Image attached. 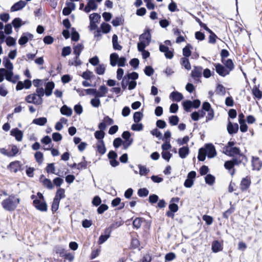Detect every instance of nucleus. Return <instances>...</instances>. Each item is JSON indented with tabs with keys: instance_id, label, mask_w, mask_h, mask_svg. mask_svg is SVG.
<instances>
[{
	"instance_id": "64",
	"label": "nucleus",
	"mask_w": 262,
	"mask_h": 262,
	"mask_svg": "<svg viewBox=\"0 0 262 262\" xmlns=\"http://www.w3.org/2000/svg\"><path fill=\"white\" fill-rule=\"evenodd\" d=\"M140 61L138 58H134L129 61V64L134 69H137L139 65Z\"/></svg>"
},
{
	"instance_id": "23",
	"label": "nucleus",
	"mask_w": 262,
	"mask_h": 262,
	"mask_svg": "<svg viewBox=\"0 0 262 262\" xmlns=\"http://www.w3.org/2000/svg\"><path fill=\"white\" fill-rule=\"evenodd\" d=\"M189 151L188 146H184L179 149L178 154L181 158L184 159L189 155Z\"/></svg>"
},
{
	"instance_id": "28",
	"label": "nucleus",
	"mask_w": 262,
	"mask_h": 262,
	"mask_svg": "<svg viewBox=\"0 0 262 262\" xmlns=\"http://www.w3.org/2000/svg\"><path fill=\"white\" fill-rule=\"evenodd\" d=\"M118 36L114 34L112 36V44L114 50L120 51L122 49V47L120 45L118 41Z\"/></svg>"
},
{
	"instance_id": "35",
	"label": "nucleus",
	"mask_w": 262,
	"mask_h": 262,
	"mask_svg": "<svg viewBox=\"0 0 262 262\" xmlns=\"http://www.w3.org/2000/svg\"><path fill=\"white\" fill-rule=\"evenodd\" d=\"M108 92V89L105 85H101L97 90V97H102L105 96Z\"/></svg>"
},
{
	"instance_id": "20",
	"label": "nucleus",
	"mask_w": 262,
	"mask_h": 262,
	"mask_svg": "<svg viewBox=\"0 0 262 262\" xmlns=\"http://www.w3.org/2000/svg\"><path fill=\"white\" fill-rule=\"evenodd\" d=\"M150 31V30L149 29H147L143 33L140 35V40H145L147 42V45H149L151 41V34Z\"/></svg>"
},
{
	"instance_id": "13",
	"label": "nucleus",
	"mask_w": 262,
	"mask_h": 262,
	"mask_svg": "<svg viewBox=\"0 0 262 262\" xmlns=\"http://www.w3.org/2000/svg\"><path fill=\"white\" fill-rule=\"evenodd\" d=\"M126 77L127 79H130L131 80V86L130 87H136L137 82L136 80L139 78V74L136 72H132V73H128L126 74Z\"/></svg>"
},
{
	"instance_id": "43",
	"label": "nucleus",
	"mask_w": 262,
	"mask_h": 262,
	"mask_svg": "<svg viewBox=\"0 0 262 262\" xmlns=\"http://www.w3.org/2000/svg\"><path fill=\"white\" fill-rule=\"evenodd\" d=\"M215 178L212 174L209 173L205 177V183L209 185H212L215 182Z\"/></svg>"
},
{
	"instance_id": "50",
	"label": "nucleus",
	"mask_w": 262,
	"mask_h": 262,
	"mask_svg": "<svg viewBox=\"0 0 262 262\" xmlns=\"http://www.w3.org/2000/svg\"><path fill=\"white\" fill-rule=\"evenodd\" d=\"M94 76L93 72L89 70H86L85 71L83 72L81 75V77L86 80H90Z\"/></svg>"
},
{
	"instance_id": "6",
	"label": "nucleus",
	"mask_w": 262,
	"mask_h": 262,
	"mask_svg": "<svg viewBox=\"0 0 262 262\" xmlns=\"http://www.w3.org/2000/svg\"><path fill=\"white\" fill-rule=\"evenodd\" d=\"M102 0H89L86 5L84 8V11L87 13L91 11H95L97 9L98 5L97 3H100Z\"/></svg>"
},
{
	"instance_id": "47",
	"label": "nucleus",
	"mask_w": 262,
	"mask_h": 262,
	"mask_svg": "<svg viewBox=\"0 0 262 262\" xmlns=\"http://www.w3.org/2000/svg\"><path fill=\"white\" fill-rule=\"evenodd\" d=\"M124 22V19L120 16H117L114 18L112 21V24L114 27H118L122 24Z\"/></svg>"
},
{
	"instance_id": "53",
	"label": "nucleus",
	"mask_w": 262,
	"mask_h": 262,
	"mask_svg": "<svg viewBox=\"0 0 262 262\" xmlns=\"http://www.w3.org/2000/svg\"><path fill=\"white\" fill-rule=\"evenodd\" d=\"M149 45L147 44V42L145 40H140V41L137 43V48L139 52H141L145 50L146 46H148Z\"/></svg>"
},
{
	"instance_id": "1",
	"label": "nucleus",
	"mask_w": 262,
	"mask_h": 262,
	"mask_svg": "<svg viewBox=\"0 0 262 262\" xmlns=\"http://www.w3.org/2000/svg\"><path fill=\"white\" fill-rule=\"evenodd\" d=\"M20 201L19 198H16L14 194H11L2 201V205L5 210L12 212L16 209Z\"/></svg>"
},
{
	"instance_id": "46",
	"label": "nucleus",
	"mask_w": 262,
	"mask_h": 262,
	"mask_svg": "<svg viewBox=\"0 0 262 262\" xmlns=\"http://www.w3.org/2000/svg\"><path fill=\"white\" fill-rule=\"evenodd\" d=\"M111 26L107 23H102L100 25V29L101 31L104 34H107L109 33L111 30Z\"/></svg>"
},
{
	"instance_id": "49",
	"label": "nucleus",
	"mask_w": 262,
	"mask_h": 262,
	"mask_svg": "<svg viewBox=\"0 0 262 262\" xmlns=\"http://www.w3.org/2000/svg\"><path fill=\"white\" fill-rule=\"evenodd\" d=\"M71 40L73 41H77L79 40L80 35L79 33L76 30L75 28L71 29Z\"/></svg>"
},
{
	"instance_id": "14",
	"label": "nucleus",
	"mask_w": 262,
	"mask_h": 262,
	"mask_svg": "<svg viewBox=\"0 0 262 262\" xmlns=\"http://www.w3.org/2000/svg\"><path fill=\"white\" fill-rule=\"evenodd\" d=\"M10 135L15 137L17 141H21L23 137V132L16 127L11 129Z\"/></svg>"
},
{
	"instance_id": "31",
	"label": "nucleus",
	"mask_w": 262,
	"mask_h": 262,
	"mask_svg": "<svg viewBox=\"0 0 262 262\" xmlns=\"http://www.w3.org/2000/svg\"><path fill=\"white\" fill-rule=\"evenodd\" d=\"M251 184V181L248 179L247 177L244 178L242 179L241 182V189L243 191L246 190L250 187Z\"/></svg>"
},
{
	"instance_id": "39",
	"label": "nucleus",
	"mask_w": 262,
	"mask_h": 262,
	"mask_svg": "<svg viewBox=\"0 0 262 262\" xmlns=\"http://www.w3.org/2000/svg\"><path fill=\"white\" fill-rule=\"evenodd\" d=\"M224 167L229 170L231 176L234 174L235 169L233 168L234 166L231 160L226 161L224 163Z\"/></svg>"
},
{
	"instance_id": "3",
	"label": "nucleus",
	"mask_w": 262,
	"mask_h": 262,
	"mask_svg": "<svg viewBox=\"0 0 262 262\" xmlns=\"http://www.w3.org/2000/svg\"><path fill=\"white\" fill-rule=\"evenodd\" d=\"M106 128V125L104 123H99L98 124V128L99 130H97L94 133L95 138L98 140V142H104L103 139L105 136L104 130Z\"/></svg>"
},
{
	"instance_id": "27",
	"label": "nucleus",
	"mask_w": 262,
	"mask_h": 262,
	"mask_svg": "<svg viewBox=\"0 0 262 262\" xmlns=\"http://www.w3.org/2000/svg\"><path fill=\"white\" fill-rule=\"evenodd\" d=\"M84 49V46L82 43H78L77 45L73 47V53L76 56V58H79L81 52Z\"/></svg>"
},
{
	"instance_id": "62",
	"label": "nucleus",
	"mask_w": 262,
	"mask_h": 262,
	"mask_svg": "<svg viewBox=\"0 0 262 262\" xmlns=\"http://www.w3.org/2000/svg\"><path fill=\"white\" fill-rule=\"evenodd\" d=\"M89 18L90 21L98 23L101 18V16L98 13H93L90 15Z\"/></svg>"
},
{
	"instance_id": "44",
	"label": "nucleus",
	"mask_w": 262,
	"mask_h": 262,
	"mask_svg": "<svg viewBox=\"0 0 262 262\" xmlns=\"http://www.w3.org/2000/svg\"><path fill=\"white\" fill-rule=\"evenodd\" d=\"M64 193V189L61 188H58L56 191L55 196L54 199H57L58 201H60L61 199L66 197Z\"/></svg>"
},
{
	"instance_id": "5",
	"label": "nucleus",
	"mask_w": 262,
	"mask_h": 262,
	"mask_svg": "<svg viewBox=\"0 0 262 262\" xmlns=\"http://www.w3.org/2000/svg\"><path fill=\"white\" fill-rule=\"evenodd\" d=\"M33 205L40 211L46 212L48 210V205L45 200H38L36 199L35 201H33Z\"/></svg>"
},
{
	"instance_id": "60",
	"label": "nucleus",
	"mask_w": 262,
	"mask_h": 262,
	"mask_svg": "<svg viewBox=\"0 0 262 262\" xmlns=\"http://www.w3.org/2000/svg\"><path fill=\"white\" fill-rule=\"evenodd\" d=\"M131 129L134 131H141L143 129V125L141 123H135L132 125Z\"/></svg>"
},
{
	"instance_id": "56",
	"label": "nucleus",
	"mask_w": 262,
	"mask_h": 262,
	"mask_svg": "<svg viewBox=\"0 0 262 262\" xmlns=\"http://www.w3.org/2000/svg\"><path fill=\"white\" fill-rule=\"evenodd\" d=\"M137 194L140 197H146L149 194V190L146 188H141L138 190Z\"/></svg>"
},
{
	"instance_id": "4",
	"label": "nucleus",
	"mask_w": 262,
	"mask_h": 262,
	"mask_svg": "<svg viewBox=\"0 0 262 262\" xmlns=\"http://www.w3.org/2000/svg\"><path fill=\"white\" fill-rule=\"evenodd\" d=\"M203 150L205 152V154L207 155L208 158H212L216 156V151L215 150V146L212 143L206 144Z\"/></svg>"
},
{
	"instance_id": "9",
	"label": "nucleus",
	"mask_w": 262,
	"mask_h": 262,
	"mask_svg": "<svg viewBox=\"0 0 262 262\" xmlns=\"http://www.w3.org/2000/svg\"><path fill=\"white\" fill-rule=\"evenodd\" d=\"M8 169L11 172L16 173L18 171H21V164L19 161L11 162L8 166Z\"/></svg>"
},
{
	"instance_id": "54",
	"label": "nucleus",
	"mask_w": 262,
	"mask_h": 262,
	"mask_svg": "<svg viewBox=\"0 0 262 262\" xmlns=\"http://www.w3.org/2000/svg\"><path fill=\"white\" fill-rule=\"evenodd\" d=\"M169 123L172 126L178 125L179 122V118L177 115H172L169 117Z\"/></svg>"
},
{
	"instance_id": "10",
	"label": "nucleus",
	"mask_w": 262,
	"mask_h": 262,
	"mask_svg": "<svg viewBox=\"0 0 262 262\" xmlns=\"http://www.w3.org/2000/svg\"><path fill=\"white\" fill-rule=\"evenodd\" d=\"M33 38V34L29 32H25L22 34L18 42L20 46H24L28 42L29 39L31 40Z\"/></svg>"
},
{
	"instance_id": "42",
	"label": "nucleus",
	"mask_w": 262,
	"mask_h": 262,
	"mask_svg": "<svg viewBox=\"0 0 262 262\" xmlns=\"http://www.w3.org/2000/svg\"><path fill=\"white\" fill-rule=\"evenodd\" d=\"M47 122V119L46 117H39L33 119L32 123L39 125L43 126Z\"/></svg>"
},
{
	"instance_id": "8",
	"label": "nucleus",
	"mask_w": 262,
	"mask_h": 262,
	"mask_svg": "<svg viewBox=\"0 0 262 262\" xmlns=\"http://www.w3.org/2000/svg\"><path fill=\"white\" fill-rule=\"evenodd\" d=\"M215 67L216 72L221 76L225 77L229 74L230 72L228 71V69L225 67L220 63H213Z\"/></svg>"
},
{
	"instance_id": "29",
	"label": "nucleus",
	"mask_w": 262,
	"mask_h": 262,
	"mask_svg": "<svg viewBox=\"0 0 262 262\" xmlns=\"http://www.w3.org/2000/svg\"><path fill=\"white\" fill-rule=\"evenodd\" d=\"M60 113L62 115L67 116H71L72 114V110L71 107L67 105H63L60 109Z\"/></svg>"
},
{
	"instance_id": "30",
	"label": "nucleus",
	"mask_w": 262,
	"mask_h": 262,
	"mask_svg": "<svg viewBox=\"0 0 262 262\" xmlns=\"http://www.w3.org/2000/svg\"><path fill=\"white\" fill-rule=\"evenodd\" d=\"M259 85H254L252 90V93L255 98L260 99L262 97V92L259 89Z\"/></svg>"
},
{
	"instance_id": "12",
	"label": "nucleus",
	"mask_w": 262,
	"mask_h": 262,
	"mask_svg": "<svg viewBox=\"0 0 262 262\" xmlns=\"http://www.w3.org/2000/svg\"><path fill=\"white\" fill-rule=\"evenodd\" d=\"M231 161L234 166L235 165H238L240 163H243V164L245 166L246 164L248 162V159L244 155H241V156H239L238 158H233L231 160Z\"/></svg>"
},
{
	"instance_id": "57",
	"label": "nucleus",
	"mask_w": 262,
	"mask_h": 262,
	"mask_svg": "<svg viewBox=\"0 0 262 262\" xmlns=\"http://www.w3.org/2000/svg\"><path fill=\"white\" fill-rule=\"evenodd\" d=\"M95 72L100 75L104 74L105 71V67L103 64H98V66L95 69Z\"/></svg>"
},
{
	"instance_id": "55",
	"label": "nucleus",
	"mask_w": 262,
	"mask_h": 262,
	"mask_svg": "<svg viewBox=\"0 0 262 262\" xmlns=\"http://www.w3.org/2000/svg\"><path fill=\"white\" fill-rule=\"evenodd\" d=\"M215 92L216 94L219 95L224 96L226 93L225 88L222 84H218Z\"/></svg>"
},
{
	"instance_id": "37",
	"label": "nucleus",
	"mask_w": 262,
	"mask_h": 262,
	"mask_svg": "<svg viewBox=\"0 0 262 262\" xmlns=\"http://www.w3.org/2000/svg\"><path fill=\"white\" fill-rule=\"evenodd\" d=\"M145 220L143 217H136L133 222V226L134 228L138 229L141 227V224L143 221H145Z\"/></svg>"
},
{
	"instance_id": "25",
	"label": "nucleus",
	"mask_w": 262,
	"mask_h": 262,
	"mask_svg": "<svg viewBox=\"0 0 262 262\" xmlns=\"http://www.w3.org/2000/svg\"><path fill=\"white\" fill-rule=\"evenodd\" d=\"M25 23L23 22L22 19L19 17H16L13 19L11 25L14 28L15 30L17 32L19 28L24 25Z\"/></svg>"
},
{
	"instance_id": "63",
	"label": "nucleus",
	"mask_w": 262,
	"mask_h": 262,
	"mask_svg": "<svg viewBox=\"0 0 262 262\" xmlns=\"http://www.w3.org/2000/svg\"><path fill=\"white\" fill-rule=\"evenodd\" d=\"M138 167L139 169V174L141 176H145L149 172V169L145 166L139 164L138 165Z\"/></svg>"
},
{
	"instance_id": "19",
	"label": "nucleus",
	"mask_w": 262,
	"mask_h": 262,
	"mask_svg": "<svg viewBox=\"0 0 262 262\" xmlns=\"http://www.w3.org/2000/svg\"><path fill=\"white\" fill-rule=\"evenodd\" d=\"M111 233V229L106 228L104 230V234H102L99 237L98 243L102 244L104 243L110 237Z\"/></svg>"
},
{
	"instance_id": "34",
	"label": "nucleus",
	"mask_w": 262,
	"mask_h": 262,
	"mask_svg": "<svg viewBox=\"0 0 262 262\" xmlns=\"http://www.w3.org/2000/svg\"><path fill=\"white\" fill-rule=\"evenodd\" d=\"M259 159L258 157H252V166L253 167V170H259L261 166L259 164Z\"/></svg>"
},
{
	"instance_id": "59",
	"label": "nucleus",
	"mask_w": 262,
	"mask_h": 262,
	"mask_svg": "<svg viewBox=\"0 0 262 262\" xmlns=\"http://www.w3.org/2000/svg\"><path fill=\"white\" fill-rule=\"evenodd\" d=\"M36 161L41 164L43 161V155L41 151H36L34 155Z\"/></svg>"
},
{
	"instance_id": "32",
	"label": "nucleus",
	"mask_w": 262,
	"mask_h": 262,
	"mask_svg": "<svg viewBox=\"0 0 262 262\" xmlns=\"http://www.w3.org/2000/svg\"><path fill=\"white\" fill-rule=\"evenodd\" d=\"M182 106L184 110L186 112H190L192 107V102L191 100H186L182 102Z\"/></svg>"
},
{
	"instance_id": "33",
	"label": "nucleus",
	"mask_w": 262,
	"mask_h": 262,
	"mask_svg": "<svg viewBox=\"0 0 262 262\" xmlns=\"http://www.w3.org/2000/svg\"><path fill=\"white\" fill-rule=\"evenodd\" d=\"M36 97L35 93L28 95L25 97V101L27 103L39 105V104L36 102Z\"/></svg>"
},
{
	"instance_id": "7",
	"label": "nucleus",
	"mask_w": 262,
	"mask_h": 262,
	"mask_svg": "<svg viewBox=\"0 0 262 262\" xmlns=\"http://www.w3.org/2000/svg\"><path fill=\"white\" fill-rule=\"evenodd\" d=\"M118 155L113 150H110L107 154V158L109 159L110 164L113 167H116L119 165V162L117 160Z\"/></svg>"
},
{
	"instance_id": "22",
	"label": "nucleus",
	"mask_w": 262,
	"mask_h": 262,
	"mask_svg": "<svg viewBox=\"0 0 262 262\" xmlns=\"http://www.w3.org/2000/svg\"><path fill=\"white\" fill-rule=\"evenodd\" d=\"M223 246L219 241H213L211 245V250L214 253H217L222 251Z\"/></svg>"
},
{
	"instance_id": "18",
	"label": "nucleus",
	"mask_w": 262,
	"mask_h": 262,
	"mask_svg": "<svg viewBox=\"0 0 262 262\" xmlns=\"http://www.w3.org/2000/svg\"><path fill=\"white\" fill-rule=\"evenodd\" d=\"M36 95V97L37 96L38 98L36 100V102L38 104H41L43 102L42 97L44 95H46L45 90L42 87L37 88L36 90V93H34Z\"/></svg>"
},
{
	"instance_id": "40",
	"label": "nucleus",
	"mask_w": 262,
	"mask_h": 262,
	"mask_svg": "<svg viewBox=\"0 0 262 262\" xmlns=\"http://www.w3.org/2000/svg\"><path fill=\"white\" fill-rule=\"evenodd\" d=\"M3 64L6 69V70H13V63L11 62V61L8 57H4Z\"/></svg>"
},
{
	"instance_id": "38",
	"label": "nucleus",
	"mask_w": 262,
	"mask_h": 262,
	"mask_svg": "<svg viewBox=\"0 0 262 262\" xmlns=\"http://www.w3.org/2000/svg\"><path fill=\"white\" fill-rule=\"evenodd\" d=\"M119 57L118 54L116 53H113L111 54L110 57V64L112 67H115L117 65Z\"/></svg>"
},
{
	"instance_id": "15",
	"label": "nucleus",
	"mask_w": 262,
	"mask_h": 262,
	"mask_svg": "<svg viewBox=\"0 0 262 262\" xmlns=\"http://www.w3.org/2000/svg\"><path fill=\"white\" fill-rule=\"evenodd\" d=\"M224 153L230 157H234L235 155L241 156V155H244L241 152L239 148L236 146L233 147L226 150Z\"/></svg>"
},
{
	"instance_id": "41",
	"label": "nucleus",
	"mask_w": 262,
	"mask_h": 262,
	"mask_svg": "<svg viewBox=\"0 0 262 262\" xmlns=\"http://www.w3.org/2000/svg\"><path fill=\"white\" fill-rule=\"evenodd\" d=\"M97 150L101 155H103L105 153L106 149L104 142H97Z\"/></svg>"
},
{
	"instance_id": "61",
	"label": "nucleus",
	"mask_w": 262,
	"mask_h": 262,
	"mask_svg": "<svg viewBox=\"0 0 262 262\" xmlns=\"http://www.w3.org/2000/svg\"><path fill=\"white\" fill-rule=\"evenodd\" d=\"M5 42L6 45L9 47L14 46L16 45V39L10 36L6 38Z\"/></svg>"
},
{
	"instance_id": "21",
	"label": "nucleus",
	"mask_w": 262,
	"mask_h": 262,
	"mask_svg": "<svg viewBox=\"0 0 262 262\" xmlns=\"http://www.w3.org/2000/svg\"><path fill=\"white\" fill-rule=\"evenodd\" d=\"M55 87V83L53 81H49L46 83L45 85V92L47 96H50L52 95L53 90Z\"/></svg>"
},
{
	"instance_id": "45",
	"label": "nucleus",
	"mask_w": 262,
	"mask_h": 262,
	"mask_svg": "<svg viewBox=\"0 0 262 262\" xmlns=\"http://www.w3.org/2000/svg\"><path fill=\"white\" fill-rule=\"evenodd\" d=\"M181 64L183 66L185 69L187 70L191 69V64L189 61L188 58L182 57L181 58Z\"/></svg>"
},
{
	"instance_id": "24",
	"label": "nucleus",
	"mask_w": 262,
	"mask_h": 262,
	"mask_svg": "<svg viewBox=\"0 0 262 262\" xmlns=\"http://www.w3.org/2000/svg\"><path fill=\"white\" fill-rule=\"evenodd\" d=\"M169 97L173 101L179 102L181 101L183 98V95L182 93L178 91H173L170 94Z\"/></svg>"
},
{
	"instance_id": "16",
	"label": "nucleus",
	"mask_w": 262,
	"mask_h": 262,
	"mask_svg": "<svg viewBox=\"0 0 262 262\" xmlns=\"http://www.w3.org/2000/svg\"><path fill=\"white\" fill-rule=\"evenodd\" d=\"M203 68L201 66H194L191 71V76L194 79L199 78L202 77Z\"/></svg>"
},
{
	"instance_id": "52",
	"label": "nucleus",
	"mask_w": 262,
	"mask_h": 262,
	"mask_svg": "<svg viewBox=\"0 0 262 262\" xmlns=\"http://www.w3.org/2000/svg\"><path fill=\"white\" fill-rule=\"evenodd\" d=\"M43 185L47 188L48 189H52L53 188V185L51 180L45 178L44 179L41 181Z\"/></svg>"
},
{
	"instance_id": "58",
	"label": "nucleus",
	"mask_w": 262,
	"mask_h": 262,
	"mask_svg": "<svg viewBox=\"0 0 262 262\" xmlns=\"http://www.w3.org/2000/svg\"><path fill=\"white\" fill-rule=\"evenodd\" d=\"M60 201H58L57 199H54L52 206H51V210L53 213L56 212V211L58 209Z\"/></svg>"
},
{
	"instance_id": "11",
	"label": "nucleus",
	"mask_w": 262,
	"mask_h": 262,
	"mask_svg": "<svg viewBox=\"0 0 262 262\" xmlns=\"http://www.w3.org/2000/svg\"><path fill=\"white\" fill-rule=\"evenodd\" d=\"M238 129L239 126L237 123H232L229 120H228L227 129L229 134L233 135L237 133Z\"/></svg>"
},
{
	"instance_id": "48",
	"label": "nucleus",
	"mask_w": 262,
	"mask_h": 262,
	"mask_svg": "<svg viewBox=\"0 0 262 262\" xmlns=\"http://www.w3.org/2000/svg\"><path fill=\"white\" fill-rule=\"evenodd\" d=\"M55 168L54 164L53 163H51L48 164V165L46 168V170L47 172L48 173H54V174H55L56 175L60 176V174H59L58 172V173L55 172Z\"/></svg>"
},
{
	"instance_id": "2",
	"label": "nucleus",
	"mask_w": 262,
	"mask_h": 262,
	"mask_svg": "<svg viewBox=\"0 0 262 262\" xmlns=\"http://www.w3.org/2000/svg\"><path fill=\"white\" fill-rule=\"evenodd\" d=\"M180 198L178 197L172 198L170 201L168 206L169 210L166 212V215L169 217L173 218L174 213L177 212L179 209V206L176 204L179 202Z\"/></svg>"
},
{
	"instance_id": "26",
	"label": "nucleus",
	"mask_w": 262,
	"mask_h": 262,
	"mask_svg": "<svg viewBox=\"0 0 262 262\" xmlns=\"http://www.w3.org/2000/svg\"><path fill=\"white\" fill-rule=\"evenodd\" d=\"M222 62L230 73L234 68V64L231 59H225Z\"/></svg>"
},
{
	"instance_id": "36",
	"label": "nucleus",
	"mask_w": 262,
	"mask_h": 262,
	"mask_svg": "<svg viewBox=\"0 0 262 262\" xmlns=\"http://www.w3.org/2000/svg\"><path fill=\"white\" fill-rule=\"evenodd\" d=\"M192 48V46L188 43L183 49V55L184 57L188 58L190 56L191 54V49Z\"/></svg>"
},
{
	"instance_id": "17",
	"label": "nucleus",
	"mask_w": 262,
	"mask_h": 262,
	"mask_svg": "<svg viewBox=\"0 0 262 262\" xmlns=\"http://www.w3.org/2000/svg\"><path fill=\"white\" fill-rule=\"evenodd\" d=\"M26 4V2L20 0L13 4L11 7L10 10L11 12L19 11L24 8Z\"/></svg>"
},
{
	"instance_id": "51",
	"label": "nucleus",
	"mask_w": 262,
	"mask_h": 262,
	"mask_svg": "<svg viewBox=\"0 0 262 262\" xmlns=\"http://www.w3.org/2000/svg\"><path fill=\"white\" fill-rule=\"evenodd\" d=\"M143 117V115L141 112H136L133 115L134 121L135 123H138L142 119Z\"/></svg>"
}]
</instances>
